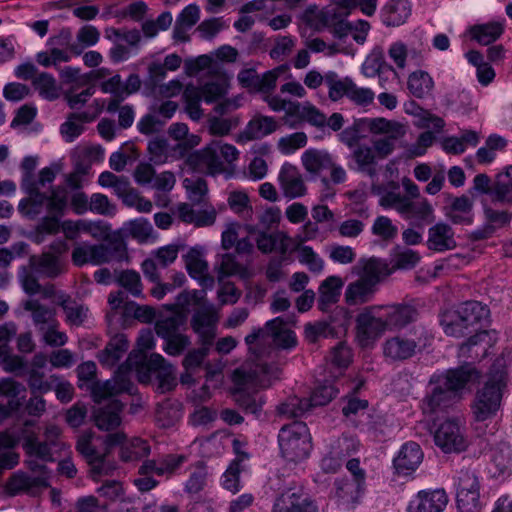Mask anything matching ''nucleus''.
<instances>
[{
	"label": "nucleus",
	"instance_id": "obj_17",
	"mask_svg": "<svg viewBox=\"0 0 512 512\" xmlns=\"http://www.w3.org/2000/svg\"><path fill=\"white\" fill-rule=\"evenodd\" d=\"M218 320L217 311L211 304L204 303L195 310L191 318V326L201 343L213 344Z\"/></svg>",
	"mask_w": 512,
	"mask_h": 512
},
{
	"label": "nucleus",
	"instance_id": "obj_58",
	"mask_svg": "<svg viewBox=\"0 0 512 512\" xmlns=\"http://www.w3.org/2000/svg\"><path fill=\"white\" fill-rule=\"evenodd\" d=\"M391 270L388 264L377 258H371L363 263L362 273L360 277L366 279V281L374 283L377 288L381 279L388 276Z\"/></svg>",
	"mask_w": 512,
	"mask_h": 512
},
{
	"label": "nucleus",
	"instance_id": "obj_40",
	"mask_svg": "<svg viewBox=\"0 0 512 512\" xmlns=\"http://www.w3.org/2000/svg\"><path fill=\"white\" fill-rule=\"evenodd\" d=\"M363 492V484L359 479H342L335 482V496L339 505L346 509L352 508Z\"/></svg>",
	"mask_w": 512,
	"mask_h": 512
},
{
	"label": "nucleus",
	"instance_id": "obj_52",
	"mask_svg": "<svg viewBox=\"0 0 512 512\" xmlns=\"http://www.w3.org/2000/svg\"><path fill=\"white\" fill-rule=\"evenodd\" d=\"M503 30V24L496 21L474 25L470 29V34L478 43L488 45L496 41L503 33Z\"/></svg>",
	"mask_w": 512,
	"mask_h": 512
},
{
	"label": "nucleus",
	"instance_id": "obj_14",
	"mask_svg": "<svg viewBox=\"0 0 512 512\" xmlns=\"http://www.w3.org/2000/svg\"><path fill=\"white\" fill-rule=\"evenodd\" d=\"M439 382L446 385L457 397L470 384H475L481 377V372L471 363H465L444 373L434 374Z\"/></svg>",
	"mask_w": 512,
	"mask_h": 512
},
{
	"label": "nucleus",
	"instance_id": "obj_53",
	"mask_svg": "<svg viewBox=\"0 0 512 512\" xmlns=\"http://www.w3.org/2000/svg\"><path fill=\"white\" fill-rule=\"evenodd\" d=\"M59 77L65 91L80 90L89 85V75L82 74L78 67L65 66L61 68Z\"/></svg>",
	"mask_w": 512,
	"mask_h": 512
},
{
	"label": "nucleus",
	"instance_id": "obj_4",
	"mask_svg": "<svg viewBox=\"0 0 512 512\" xmlns=\"http://www.w3.org/2000/svg\"><path fill=\"white\" fill-rule=\"evenodd\" d=\"M506 387L507 371L502 361L497 360L490 367L483 385L476 391L471 406L477 421H485L497 414Z\"/></svg>",
	"mask_w": 512,
	"mask_h": 512
},
{
	"label": "nucleus",
	"instance_id": "obj_38",
	"mask_svg": "<svg viewBox=\"0 0 512 512\" xmlns=\"http://www.w3.org/2000/svg\"><path fill=\"white\" fill-rule=\"evenodd\" d=\"M277 122L273 117L256 116L246 125L244 131L239 135L238 141H250L261 139L277 129Z\"/></svg>",
	"mask_w": 512,
	"mask_h": 512
},
{
	"label": "nucleus",
	"instance_id": "obj_15",
	"mask_svg": "<svg viewBox=\"0 0 512 512\" xmlns=\"http://www.w3.org/2000/svg\"><path fill=\"white\" fill-rule=\"evenodd\" d=\"M434 442L444 453L461 452L467 446L462 428L455 419H448L438 426Z\"/></svg>",
	"mask_w": 512,
	"mask_h": 512
},
{
	"label": "nucleus",
	"instance_id": "obj_50",
	"mask_svg": "<svg viewBox=\"0 0 512 512\" xmlns=\"http://www.w3.org/2000/svg\"><path fill=\"white\" fill-rule=\"evenodd\" d=\"M484 214L488 223L483 228L477 229L473 232V237L476 240L489 238L495 230L493 224L502 226L510 221V216L505 211H498L485 207Z\"/></svg>",
	"mask_w": 512,
	"mask_h": 512
},
{
	"label": "nucleus",
	"instance_id": "obj_51",
	"mask_svg": "<svg viewBox=\"0 0 512 512\" xmlns=\"http://www.w3.org/2000/svg\"><path fill=\"white\" fill-rule=\"evenodd\" d=\"M208 479V471L206 465L198 461L195 465H192L189 470V476L184 484V491L189 495H196L201 492Z\"/></svg>",
	"mask_w": 512,
	"mask_h": 512
},
{
	"label": "nucleus",
	"instance_id": "obj_8",
	"mask_svg": "<svg viewBox=\"0 0 512 512\" xmlns=\"http://www.w3.org/2000/svg\"><path fill=\"white\" fill-rule=\"evenodd\" d=\"M183 325L180 315H161L156 321L155 331L165 341L163 350L170 356L180 355L190 345L189 337L180 332Z\"/></svg>",
	"mask_w": 512,
	"mask_h": 512
},
{
	"label": "nucleus",
	"instance_id": "obj_11",
	"mask_svg": "<svg viewBox=\"0 0 512 512\" xmlns=\"http://www.w3.org/2000/svg\"><path fill=\"white\" fill-rule=\"evenodd\" d=\"M96 438L91 431H86L79 435L76 450L84 457L90 466V474L94 480H98L103 475H109L115 468L114 464L107 460V455L111 448L105 444L103 452L97 450L93 441Z\"/></svg>",
	"mask_w": 512,
	"mask_h": 512
},
{
	"label": "nucleus",
	"instance_id": "obj_44",
	"mask_svg": "<svg viewBox=\"0 0 512 512\" xmlns=\"http://www.w3.org/2000/svg\"><path fill=\"white\" fill-rule=\"evenodd\" d=\"M473 201L462 195L452 199L450 208L446 216L454 224L469 225L473 222Z\"/></svg>",
	"mask_w": 512,
	"mask_h": 512
},
{
	"label": "nucleus",
	"instance_id": "obj_59",
	"mask_svg": "<svg viewBox=\"0 0 512 512\" xmlns=\"http://www.w3.org/2000/svg\"><path fill=\"white\" fill-rule=\"evenodd\" d=\"M493 199L499 202H512V165L496 177L492 186Z\"/></svg>",
	"mask_w": 512,
	"mask_h": 512
},
{
	"label": "nucleus",
	"instance_id": "obj_20",
	"mask_svg": "<svg viewBox=\"0 0 512 512\" xmlns=\"http://www.w3.org/2000/svg\"><path fill=\"white\" fill-rule=\"evenodd\" d=\"M430 390L422 401L425 414H433L449 407L458 397L433 375L429 381Z\"/></svg>",
	"mask_w": 512,
	"mask_h": 512
},
{
	"label": "nucleus",
	"instance_id": "obj_24",
	"mask_svg": "<svg viewBox=\"0 0 512 512\" xmlns=\"http://www.w3.org/2000/svg\"><path fill=\"white\" fill-rule=\"evenodd\" d=\"M426 246L429 250L442 253L457 246L453 228L444 222H438L428 229Z\"/></svg>",
	"mask_w": 512,
	"mask_h": 512
},
{
	"label": "nucleus",
	"instance_id": "obj_37",
	"mask_svg": "<svg viewBox=\"0 0 512 512\" xmlns=\"http://www.w3.org/2000/svg\"><path fill=\"white\" fill-rule=\"evenodd\" d=\"M353 163L349 168L373 178L377 175V158L372 147L366 144L358 145L351 154Z\"/></svg>",
	"mask_w": 512,
	"mask_h": 512
},
{
	"label": "nucleus",
	"instance_id": "obj_32",
	"mask_svg": "<svg viewBox=\"0 0 512 512\" xmlns=\"http://www.w3.org/2000/svg\"><path fill=\"white\" fill-rule=\"evenodd\" d=\"M488 316V310L478 301H467L453 310V314L449 316L448 320L451 322L452 319L464 320L465 325H468L470 330L477 331L479 323L486 319Z\"/></svg>",
	"mask_w": 512,
	"mask_h": 512
},
{
	"label": "nucleus",
	"instance_id": "obj_16",
	"mask_svg": "<svg viewBox=\"0 0 512 512\" xmlns=\"http://www.w3.org/2000/svg\"><path fill=\"white\" fill-rule=\"evenodd\" d=\"M132 364L130 360L119 366L114 377L104 383H97L93 388L94 397L97 401L113 395L128 392L132 393L133 383L130 378Z\"/></svg>",
	"mask_w": 512,
	"mask_h": 512
},
{
	"label": "nucleus",
	"instance_id": "obj_48",
	"mask_svg": "<svg viewBox=\"0 0 512 512\" xmlns=\"http://www.w3.org/2000/svg\"><path fill=\"white\" fill-rule=\"evenodd\" d=\"M290 116L298 117L315 127H323L326 123L325 114L308 101L293 104L290 107Z\"/></svg>",
	"mask_w": 512,
	"mask_h": 512
},
{
	"label": "nucleus",
	"instance_id": "obj_63",
	"mask_svg": "<svg viewBox=\"0 0 512 512\" xmlns=\"http://www.w3.org/2000/svg\"><path fill=\"white\" fill-rule=\"evenodd\" d=\"M39 95L46 100H55L59 97L55 78L46 72L38 74L32 81Z\"/></svg>",
	"mask_w": 512,
	"mask_h": 512
},
{
	"label": "nucleus",
	"instance_id": "obj_41",
	"mask_svg": "<svg viewBox=\"0 0 512 512\" xmlns=\"http://www.w3.org/2000/svg\"><path fill=\"white\" fill-rule=\"evenodd\" d=\"M122 409L123 405L120 401L111 400L107 405L95 411V425L100 430L105 431L117 428L121 424L120 413Z\"/></svg>",
	"mask_w": 512,
	"mask_h": 512
},
{
	"label": "nucleus",
	"instance_id": "obj_31",
	"mask_svg": "<svg viewBox=\"0 0 512 512\" xmlns=\"http://www.w3.org/2000/svg\"><path fill=\"white\" fill-rule=\"evenodd\" d=\"M206 292L202 290L183 291L175 299V302L170 305H166L169 315H180L183 317V323L185 324L187 314L192 308L195 310L205 303Z\"/></svg>",
	"mask_w": 512,
	"mask_h": 512
},
{
	"label": "nucleus",
	"instance_id": "obj_22",
	"mask_svg": "<svg viewBox=\"0 0 512 512\" xmlns=\"http://www.w3.org/2000/svg\"><path fill=\"white\" fill-rule=\"evenodd\" d=\"M448 503L444 489L421 490L409 502L408 512H443Z\"/></svg>",
	"mask_w": 512,
	"mask_h": 512
},
{
	"label": "nucleus",
	"instance_id": "obj_6",
	"mask_svg": "<svg viewBox=\"0 0 512 512\" xmlns=\"http://www.w3.org/2000/svg\"><path fill=\"white\" fill-rule=\"evenodd\" d=\"M238 156L239 151L235 146L217 140L189 154L187 164L195 171L216 174L225 170L224 163L231 164Z\"/></svg>",
	"mask_w": 512,
	"mask_h": 512
},
{
	"label": "nucleus",
	"instance_id": "obj_62",
	"mask_svg": "<svg viewBox=\"0 0 512 512\" xmlns=\"http://www.w3.org/2000/svg\"><path fill=\"white\" fill-rule=\"evenodd\" d=\"M36 271L49 277L55 278L59 276L63 270V264L58 256L51 253H43L35 262Z\"/></svg>",
	"mask_w": 512,
	"mask_h": 512
},
{
	"label": "nucleus",
	"instance_id": "obj_57",
	"mask_svg": "<svg viewBox=\"0 0 512 512\" xmlns=\"http://www.w3.org/2000/svg\"><path fill=\"white\" fill-rule=\"evenodd\" d=\"M97 247L102 249L99 265L127 259V248L124 241L120 238L112 239L104 244L97 245Z\"/></svg>",
	"mask_w": 512,
	"mask_h": 512
},
{
	"label": "nucleus",
	"instance_id": "obj_10",
	"mask_svg": "<svg viewBox=\"0 0 512 512\" xmlns=\"http://www.w3.org/2000/svg\"><path fill=\"white\" fill-rule=\"evenodd\" d=\"M381 311V305H372L356 316V339L361 347L372 346L386 332Z\"/></svg>",
	"mask_w": 512,
	"mask_h": 512
},
{
	"label": "nucleus",
	"instance_id": "obj_28",
	"mask_svg": "<svg viewBox=\"0 0 512 512\" xmlns=\"http://www.w3.org/2000/svg\"><path fill=\"white\" fill-rule=\"evenodd\" d=\"M248 231L254 235L257 248L262 253H271L278 248L282 254L288 250L289 236L283 231H276L269 233L268 231H261L257 227L249 226Z\"/></svg>",
	"mask_w": 512,
	"mask_h": 512
},
{
	"label": "nucleus",
	"instance_id": "obj_7",
	"mask_svg": "<svg viewBox=\"0 0 512 512\" xmlns=\"http://www.w3.org/2000/svg\"><path fill=\"white\" fill-rule=\"evenodd\" d=\"M281 455L288 461H301L308 457L312 449L311 435L307 425L294 421L281 427L278 433Z\"/></svg>",
	"mask_w": 512,
	"mask_h": 512
},
{
	"label": "nucleus",
	"instance_id": "obj_2",
	"mask_svg": "<svg viewBox=\"0 0 512 512\" xmlns=\"http://www.w3.org/2000/svg\"><path fill=\"white\" fill-rule=\"evenodd\" d=\"M281 370L269 367L263 356L257 363L247 361L233 373L235 402L247 413L258 415L263 408L265 399L258 393L259 389L269 388L280 379Z\"/></svg>",
	"mask_w": 512,
	"mask_h": 512
},
{
	"label": "nucleus",
	"instance_id": "obj_60",
	"mask_svg": "<svg viewBox=\"0 0 512 512\" xmlns=\"http://www.w3.org/2000/svg\"><path fill=\"white\" fill-rule=\"evenodd\" d=\"M408 89L417 98L428 95L433 87L434 81L429 73L419 70L411 73L408 77Z\"/></svg>",
	"mask_w": 512,
	"mask_h": 512
},
{
	"label": "nucleus",
	"instance_id": "obj_45",
	"mask_svg": "<svg viewBox=\"0 0 512 512\" xmlns=\"http://www.w3.org/2000/svg\"><path fill=\"white\" fill-rule=\"evenodd\" d=\"M93 120L94 116L88 112L71 113L60 126V133L66 142L71 143L83 133V124Z\"/></svg>",
	"mask_w": 512,
	"mask_h": 512
},
{
	"label": "nucleus",
	"instance_id": "obj_55",
	"mask_svg": "<svg viewBox=\"0 0 512 512\" xmlns=\"http://www.w3.org/2000/svg\"><path fill=\"white\" fill-rule=\"evenodd\" d=\"M457 495L480 493V480L475 470L462 469L454 480Z\"/></svg>",
	"mask_w": 512,
	"mask_h": 512
},
{
	"label": "nucleus",
	"instance_id": "obj_19",
	"mask_svg": "<svg viewBox=\"0 0 512 512\" xmlns=\"http://www.w3.org/2000/svg\"><path fill=\"white\" fill-rule=\"evenodd\" d=\"M386 331H400L417 319V309L409 304L381 305Z\"/></svg>",
	"mask_w": 512,
	"mask_h": 512
},
{
	"label": "nucleus",
	"instance_id": "obj_18",
	"mask_svg": "<svg viewBox=\"0 0 512 512\" xmlns=\"http://www.w3.org/2000/svg\"><path fill=\"white\" fill-rule=\"evenodd\" d=\"M103 442L108 448L121 445L120 457L124 462L137 461L150 453L147 441L140 438L126 440V435L123 432L108 434Z\"/></svg>",
	"mask_w": 512,
	"mask_h": 512
},
{
	"label": "nucleus",
	"instance_id": "obj_34",
	"mask_svg": "<svg viewBox=\"0 0 512 512\" xmlns=\"http://www.w3.org/2000/svg\"><path fill=\"white\" fill-rule=\"evenodd\" d=\"M376 291L377 288L374 286V283L359 277L347 285L344 299L349 306L363 305L372 301Z\"/></svg>",
	"mask_w": 512,
	"mask_h": 512
},
{
	"label": "nucleus",
	"instance_id": "obj_64",
	"mask_svg": "<svg viewBox=\"0 0 512 512\" xmlns=\"http://www.w3.org/2000/svg\"><path fill=\"white\" fill-rule=\"evenodd\" d=\"M352 80L349 78L341 79L334 71L326 73V86L328 87V95L332 101H338L343 96L347 97Z\"/></svg>",
	"mask_w": 512,
	"mask_h": 512
},
{
	"label": "nucleus",
	"instance_id": "obj_13",
	"mask_svg": "<svg viewBox=\"0 0 512 512\" xmlns=\"http://www.w3.org/2000/svg\"><path fill=\"white\" fill-rule=\"evenodd\" d=\"M200 142L198 136H192L189 141L179 142L174 145H170L164 138H154L148 143V152L150 160L156 164H164L168 158H182L188 154L190 149L197 146Z\"/></svg>",
	"mask_w": 512,
	"mask_h": 512
},
{
	"label": "nucleus",
	"instance_id": "obj_33",
	"mask_svg": "<svg viewBox=\"0 0 512 512\" xmlns=\"http://www.w3.org/2000/svg\"><path fill=\"white\" fill-rule=\"evenodd\" d=\"M488 316V310L478 301H467L453 310V314L449 316L448 320L451 322L452 319L464 320L465 325H468L470 330L477 331L479 323L486 319Z\"/></svg>",
	"mask_w": 512,
	"mask_h": 512
},
{
	"label": "nucleus",
	"instance_id": "obj_29",
	"mask_svg": "<svg viewBox=\"0 0 512 512\" xmlns=\"http://www.w3.org/2000/svg\"><path fill=\"white\" fill-rule=\"evenodd\" d=\"M423 456L419 444L413 441L407 442L401 447L397 457L394 458V468L398 474L408 475L418 468Z\"/></svg>",
	"mask_w": 512,
	"mask_h": 512
},
{
	"label": "nucleus",
	"instance_id": "obj_23",
	"mask_svg": "<svg viewBox=\"0 0 512 512\" xmlns=\"http://www.w3.org/2000/svg\"><path fill=\"white\" fill-rule=\"evenodd\" d=\"M141 369L156 374L159 380V388L162 391L171 390L175 384V369L166 361V359L158 354L153 353L142 363Z\"/></svg>",
	"mask_w": 512,
	"mask_h": 512
},
{
	"label": "nucleus",
	"instance_id": "obj_42",
	"mask_svg": "<svg viewBox=\"0 0 512 512\" xmlns=\"http://www.w3.org/2000/svg\"><path fill=\"white\" fill-rule=\"evenodd\" d=\"M56 303L62 307L65 314V321L70 326H81L88 317V308L72 300L65 293L56 295Z\"/></svg>",
	"mask_w": 512,
	"mask_h": 512
},
{
	"label": "nucleus",
	"instance_id": "obj_47",
	"mask_svg": "<svg viewBox=\"0 0 512 512\" xmlns=\"http://www.w3.org/2000/svg\"><path fill=\"white\" fill-rule=\"evenodd\" d=\"M301 160L306 171L315 175L332 166L331 155L323 150L308 149L303 153Z\"/></svg>",
	"mask_w": 512,
	"mask_h": 512
},
{
	"label": "nucleus",
	"instance_id": "obj_12",
	"mask_svg": "<svg viewBox=\"0 0 512 512\" xmlns=\"http://www.w3.org/2000/svg\"><path fill=\"white\" fill-rule=\"evenodd\" d=\"M271 512H318V506L302 485L291 483L275 496Z\"/></svg>",
	"mask_w": 512,
	"mask_h": 512
},
{
	"label": "nucleus",
	"instance_id": "obj_27",
	"mask_svg": "<svg viewBox=\"0 0 512 512\" xmlns=\"http://www.w3.org/2000/svg\"><path fill=\"white\" fill-rule=\"evenodd\" d=\"M186 269L189 275L196 279L204 289H211L214 286V278L208 274V263L203 257L201 250L192 248L185 256Z\"/></svg>",
	"mask_w": 512,
	"mask_h": 512
},
{
	"label": "nucleus",
	"instance_id": "obj_26",
	"mask_svg": "<svg viewBox=\"0 0 512 512\" xmlns=\"http://www.w3.org/2000/svg\"><path fill=\"white\" fill-rule=\"evenodd\" d=\"M278 180L283 195L289 199L300 198L307 193L301 173L291 164H284L281 167Z\"/></svg>",
	"mask_w": 512,
	"mask_h": 512
},
{
	"label": "nucleus",
	"instance_id": "obj_5",
	"mask_svg": "<svg viewBox=\"0 0 512 512\" xmlns=\"http://www.w3.org/2000/svg\"><path fill=\"white\" fill-rule=\"evenodd\" d=\"M372 192L380 197L379 204L385 209H394L406 220L418 225L434 221V208L424 197L411 200L397 191H389L381 185H373Z\"/></svg>",
	"mask_w": 512,
	"mask_h": 512
},
{
	"label": "nucleus",
	"instance_id": "obj_43",
	"mask_svg": "<svg viewBox=\"0 0 512 512\" xmlns=\"http://www.w3.org/2000/svg\"><path fill=\"white\" fill-rule=\"evenodd\" d=\"M343 281L338 276H329L319 286L318 308L327 311L335 304L341 294Z\"/></svg>",
	"mask_w": 512,
	"mask_h": 512
},
{
	"label": "nucleus",
	"instance_id": "obj_54",
	"mask_svg": "<svg viewBox=\"0 0 512 512\" xmlns=\"http://www.w3.org/2000/svg\"><path fill=\"white\" fill-rule=\"evenodd\" d=\"M491 465L494 476H505L512 472V449L507 444H500L493 450Z\"/></svg>",
	"mask_w": 512,
	"mask_h": 512
},
{
	"label": "nucleus",
	"instance_id": "obj_35",
	"mask_svg": "<svg viewBox=\"0 0 512 512\" xmlns=\"http://www.w3.org/2000/svg\"><path fill=\"white\" fill-rule=\"evenodd\" d=\"M28 197L19 202L18 209L29 219L37 218L46 208L47 194L41 192L37 185L22 187Z\"/></svg>",
	"mask_w": 512,
	"mask_h": 512
},
{
	"label": "nucleus",
	"instance_id": "obj_39",
	"mask_svg": "<svg viewBox=\"0 0 512 512\" xmlns=\"http://www.w3.org/2000/svg\"><path fill=\"white\" fill-rule=\"evenodd\" d=\"M410 14L408 0H389L381 10V19L384 25L395 27L404 24Z\"/></svg>",
	"mask_w": 512,
	"mask_h": 512
},
{
	"label": "nucleus",
	"instance_id": "obj_49",
	"mask_svg": "<svg viewBox=\"0 0 512 512\" xmlns=\"http://www.w3.org/2000/svg\"><path fill=\"white\" fill-rule=\"evenodd\" d=\"M128 349V341L124 335H117L110 340L106 348L99 353L101 364L111 367L115 365Z\"/></svg>",
	"mask_w": 512,
	"mask_h": 512
},
{
	"label": "nucleus",
	"instance_id": "obj_21",
	"mask_svg": "<svg viewBox=\"0 0 512 512\" xmlns=\"http://www.w3.org/2000/svg\"><path fill=\"white\" fill-rule=\"evenodd\" d=\"M430 390L422 401L425 414H433L449 407L458 397L433 375L429 381Z\"/></svg>",
	"mask_w": 512,
	"mask_h": 512
},
{
	"label": "nucleus",
	"instance_id": "obj_36",
	"mask_svg": "<svg viewBox=\"0 0 512 512\" xmlns=\"http://www.w3.org/2000/svg\"><path fill=\"white\" fill-rule=\"evenodd\" d=\"M24 309L31 312V318L34 326L39 333L44 330L59 326L54 309L42 305L37 300H28L24 303Z\"/></svg>",
	"mask_w": 512,
	"mask_h": 512
},
{
	"label": "nucleus",
	"instance_id": "obj_46",
	"mask_svg": "<svg viewBox=\"0 0 512 512\" xmlns=\"http://www.w3.org/2000/svg\"><path fill=\"white\" fill-rule=\"evenodd\" d=\"M361 69L364 76L369 78L384 74L387 71L397 76L396 69L385 61L383 50L379 47L374 48L367 56Z\"/></svg>",
	"mask_w": 512,
	"mask_h": 512
},
{
	"label": "nucleus",
	"instance_id": "obj_1",
	"mask_svg": "<svg viewBox=\"0 0 512 512\" xmlns=\"http://www.w3.org/2000/svg\"><path fill=\"white\" fill-rule=\"evenodd\" d=\"M34 424L35 422L32 420L25 421L20 433L22 448L27 456L25 464L34 475L24 472L15 473L8 482V489L13 494L22 491L34 494L48 487L50 471L46 463L55 460V452L64 451L69 448L61 440L62 432L57 425H47L43 432L44 438L40 440L34 431L29 430V427Z\"/></svg>",
	"mask_w": 512,
	"mask_h": 512
},
{
	"label": "nucleus",
	"instance_id": "obj_56",
	"mask_svg": "<svg viewBox=\"0 0 512 512\" xmlns=\"http://www.w3.org/2000/svg\"><path fill=\"white\" fill-rule=\"evenodd\" d=\"M310 409L311 403L307 398L291 396L277 406V413L285 418H296L303 416Z\"/></svg>",
	"mask_w": 512,
	"mask_h": 512
},
{
	"label": "nucleus",
	"instance_id": "obj_30",
	"mask_svg": "<svg viewBox=\"0 0 512 512\" xmlns=\"http://www.w3.org/2000/svg\"><path fill=\"white\" fill-rule=\"evenodd\" d=\"M25 392V386L11 378L0 380V395L10 398L7 405L0 404V421L19 409L25 396L18 397Z\"/></svg>",
	"mask_w": 512,
	"mask_h": 512
},
{
	"label": "nucleus",
	"instance_id": "obj_25",
	"mask_svg": "<svg viewBox=\"0 0 512 512\" xmlns=\"http://www.w3.org/2000/svg\"><path fill=\"white\" fill-rule=\"evenodd\" d=\"M418 343L403 335L387 338L383 344V355L391 361H404L416 354Z\"/></svg>",
	"mask_w": 512,
	"mask_h": 512
},
{
	"label": "nucleus",
	"instance_id": "obj_3",
	"mask_svg": "<svg viewBox=\"0 0 512 512\" xmlns=\"http://www.w3.org/2000/svg\"><path fill=\"white\" fill-rule=\"evenodd\" d=\"M245 342L250 350H253V358L249 361L257 363L263 356L269 367H278L284 363L281 360L278 349H292L297 344V338L293 331L288 329L280 317L266 323L265 329H254L245 337Z\"/></svg>",
	"mask_w": 512,
	"mask_h": 512
},
{
	"label": "nucleus",
	"instance_id": "obj_9",
	"mask_svg": "<svg viewBox=\"0 0 512 512\" xmlns=\"http://www.w3.org/2000/svg\"><path fill=\"white\" fill-rule=\"evenodd\" d=\"M365 124L371 133L387 135L373 142L372 148L377 159H384L389 156L394 151L395 141L405 134V127L397 121L385 118H369L365 120Z\"/></svg>",
	"mask_w": 512,
	"mask_h": 512
},
{
	"label": "nucleus",
	"instance_id": "obj_61",
	"mask_svg": "<svg viewBox=\"0 0 512 512\" xmlns=\"http://www.w3.org/2000/svg\"><path fill=\"white\" fill-rule=\"evenodd\" d=\"M101 252L102 249L98 248L97 245L83 243L74 247L71 257L73 263L78 267L88 263L99 265Z\"/></svg>",
	"mask_w": 512,
	"mask_h": 512
}]
</instances>
